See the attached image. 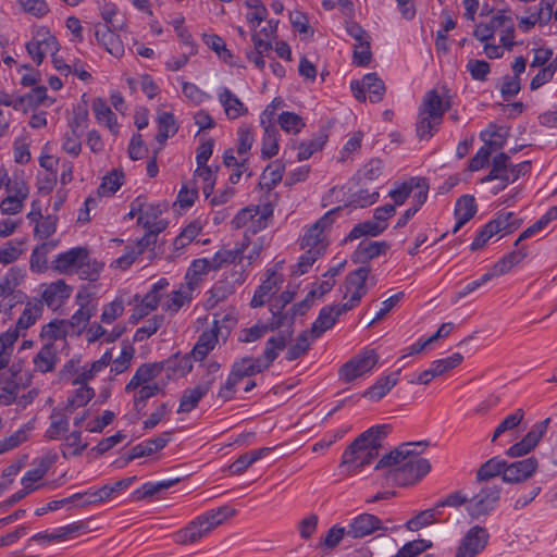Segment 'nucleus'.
<instances>
[{
  "label": "nucleus",
  "instance_id": "14",
  "mask_svg": "<svg viewBox=\"0 0 557 557\" xmlns=\"http://www.w3.org/2000/svg\"><path fill=\"white\" fill-rule=\"evenodd\" d=\"M377 530L386 531L387 528L383 527L382 521L376 516L371 513H361L352 519L348 525L347 536L351 539H361Z\"/></svg>",
  "mask_w": 557,
  "mask_h": 557
},
{
  "label": "nucleus",
  "instance_id": "45",
  "mask_svg": "<svg viewBox=\"0 0 557 557\" xmlns=\"http://www.w3.org/2000/svg\"><path fill=\"white\" fill-rule=\"evenodd\" d=\"M162 392V387L158 384L151 385H143L138 391L134 394V410L137 413H141L148 399L158 395Z\"/></svg>",
  "mask_w": 557,
  "mask_h": 557
},
{
  "label": "nucleus",
  "instance_id": "24",
  "mask_svg": "<svg viewBox=\"0 0 557 557\" xmlns=\"http://www.w3.org/2000/svg\"><path fill=\"white\" fill-rule=\"evenodd\" d=\"M510 165V156L505 152H500L496 154L492 160V170L490 173L482 178V183L492 182L494 180H498L500 182L509 183V168Z\"/></svg>",
  "mask_w": 557,
  "mask_h": 557
},
{
  "label": "nucleus",
  "instance_id": "37",
  "mask_svg": "<svg viewBox=\"0 0 557 557\" xmlns=\"http://www.w3.org/2000/svg\"><path fill=\"white\" fill-rule=\"evenodd\" d=\"M95 396L94 388L81 385L73 395L67 398L65 411L74 412L77 408L86 406Z\"/></svg>",
  "mask_w": 557,
  "mask_h": 557
},
{
  "label": "nucleus",
  "instance_id": "18",
  "mask_svg": "<svg viewBox=\"0 0 557 557\" xmlns=\"http://www.w3.org/2000/svg\"><path fill=\"white\" fill-rule=\"evenodd\" d=\"M389 248L387 242H361L356 250L351 255V261L354 263H360L362 265H369V262L384 255Z\"/></svg>",
  "mask_w": 557,
  "mask_h": 557
},
{
  "label": "nucleus",
  "instance_id": "15",
  "mask_svg": "<svg viewBox=\"0 0 557 557\" xmlns=\"http://www.w3.org/2000/svg\"><path fill=\"white\" fill-rule=\"evenodd\" d=\"M426 442H412V443H405L400 445L399 447L395 448L391 453L384 455L379 462L375 465V470H389L392 468H396L401 465L404 460L409 458L411 455L414 454V450L410 449L411 446L418 447V446H426Z\"/></svg>",
  "mask_w": 557,
  "mask_h": 557
},
{
  "label": "nucleus",
  "instance_id": "46",
  "mask_svg": "<svg viewBox=\"0 0 557 557\" xmlns=\"http://www.w3.org/2000/svg\"><path fill=\"white\" fill-rule=\"evenodd\" d=\"M277 123L283 131L293 134L299 133L306 125L301 116L288 111L278 114Z\"/></svg>",
  "mask_w": 557,
  "mask_h": 557
},
{
  "label": "nucleus",
  "instance_id": "27",
  "mask_svg": "<svg viewBox=\"0 0 557 557\" xmlns=\"http://www.w3.org/2000/svg\"><path fill=\"white\" fill-rule=\"evenodd\" d=\"M231 371L242 381L244 377L261 373L264 366H261V358L245 357L234 362Z\"/></svg>",
  "mask_w": 557,
  "mask_h": 557
},
{
  "label": "nucleus",
  "instance_id": "6",
  "mask_svg": "<svg viewBox=\"0 0 557 557\" xmlns=\"http://www.w3.org/2000/svg\"><path fill=\"white\" fill-rule=\"evenodd\" d=\"M488 531L481 525L471 527L459 542L455 557H475L488 544Z\"/></svg>",
  "mask_w": 557,
  "mask_h": 557
},
{
  "label": "nucleus",
  "instance_id": "47",
  "mask_svg": "<svg viewBox=\"0 0 557 557\" xmlns=\"http://www.w3.org/2000/svg\"><path fill=\"white\" fill-rule=\"evenodd\" d=\"M478 207L475 199L471 195L461 196L455 206V216H460L466 221H470L476 213Z\"/></svg>",
  "mask_w": 557,
  "mask_h": 557
},
{
  "label": "nucleus",
  "instance_id": "42",
  "mask_svg": "<svg viewBox=\"0 0 557 557\" xmlns=\"http://www.w3.org/2000/svg\"><path fill=\"white\" fill-rule=\"evenodd\" d=\"M50 419L51 423L45 436L50 441L58 440L61 434L69 431V419L66 414L61 413L57 408L52 410Z\"/></svg>",
  "mask_w": 557,
  "mask_h": 557
},
{
  "label": "nucleus",
  "instance_id": "9",
  "mask_svg": "<svg viewBox=\"0 0 557 557\" xmlns=\"http://www.w3.org/2000/svg\"><path fill=\"white\" fill-rule=\"evenodd\" d=\"M30 58L38 65L41 64L47 52L55 54L59 51L57 38L49 30H39L33 40L26 44Z\"/></svg>",
  "mask_w": 557,
  "mask_h": 557
},
{
  "label": "nucleus",
  "instance_id": "8",
  "mask_svg": "<svg viewBox=\"0 0 557 557\" xmlns=\"http://www.w3.org/2000/svg\"><path fill=\"white\" fill-rule=\"evenodd\" d=\"M377 361L379 356L374 350H366L342 366L339 377L345 382H351L373 369Z\"/></svg>",
  "mask_w": 557,
  "mask_h": 557
},
{
  "label": "nucleus",
  "instance_id": "35",
  "mask_svg": "<svg viewBox=\"0 0 557 557\" xmlns=\"http://www.w3.org/2000/svg\"><path fill=\"white\" fill-rule=\"evenodd\" d=\"M387 227V224L377 223L375 221H364L358 223L350 231L345 240H355L362 236H377L383 233Z\"/></svg>",
  "mask_w": 557,
  "mask_h": 557
},
{
  "label": "nucleus",
  "instance_id": "54",
  "mask_svg": "<svg viewBox=\"0 0 557 557\" xmlns=\"http://www.w3.org/2000/svg\"><path fill=\"white\" fill-rule=\"evenodd\" d=\"M347 535V529L338 524L333 525L319 542V547L324 549H334Z\"/></svg>",
  "mask_w": 557,
  "mask_h": 557
},
{
  "label": "nucleus",
  "instance_id": "26",
  "mask_svg": "<svg viewBox=\"0 0 557 557\" xmlns=\"http://www.w3.org/2000/svg\"><path fill=\"white\" fill-rule=\"evenodd\" d=\"M212 269L210 260L197 259L194 260L185 274L186 285L189 290H194L206 275Z\"/></svg>",
  "mask_w": 557,
  "mask_h": 557
},
{
  "label": "nucleus",
  "instance_id": "12",
  "mask_svg": "<svg viewBox=\"0 0 557 557\" xmlns=\"http://www.w3.org/2000/svg\"><path fill=\"white\" fill-rule=\"evenodd\" d=\"M341 210L342 207L334 208L326 212L314 224H312L301 239V248L325 247V245L322 243V233L327 226L332 225L335 220L334 215Z\"/></svg>",
  "mask_w": 557,
  "mask_h": 557
},
{
  "label": "nucleus",
  "instance_id": "64",
  "mask_svg": "<svg viewBox=\"0 0 557 557\" xmlns=\"http://www.w3.org/2000/svg\"><path fill=\"white\" fill-rule=\"evenodd\" d=\"M550 423V418H546L541 422L535 423L532 429L524 435L523 440L528 444L531 449H533L543 435L546 433L548 425Z\"/></svg>",
  "mask_w": 557,
  "mask_h": 557
},
{
  "label": "nucleus",
  "instance_id": "28",
  "mask_svg": "<svg viewBox=\"0 0 557 557\" xmlns=\"http://www.w3.org/2000/svg\"><path fill=\"white\" fill-rule=\"evenodd\" d=\"M398 373L399 371L380 377L370 388L364 392L363 396L371 400H380L396 385L398 381Z\"/></svg>",
  "mask_w": 557,
  "mask_h": 557
},
{
  "label": "nucleus",
  "instance_id": "2",
  "mask_svg": "<svg viewBox=\"0 0 557 557\" xmlns=\"http://www.w3.org/2000/svg\"><path fill=\"white\" fill-rule=\"evenodd\" d=\"M419 453L411 455L400 466L384 472V479L388 485L406 486L419 481L431 470L430 461L418 457Z\"/></svg>",
  "mask_w": 557,
  "mask_h": 557
},
{
  "label": "nucleus",
  "instance_id": "20",
  "mask_svg": "<svg viewBox=\"0 0 557 557\" xmlns=\"http://www.w3.org/2000/svg\"><path fill=\"white\" fill-rule=\"evenodd\" d=\"M96 39L110 54L120 58L124 54V45L120 37L114 34L107 25L96 27Z\"/></svg>",
  "mask_w": 557,
  "mask_h": 557
},
{
  "label": "nucleus",
  "instance_id": "39",
  "mask_svg": "<svg viewBox=\"0 0 557 557\" xmlns=\"http://www.w3.org/2000/svg\"><path fill=\"white\" fill-rule=\"evenodd\" d=\"M442 122H435V119L430 114L419 110L418 120L416 124V133L419 139L428 140L437 131Z\"/></svg>",
  "mask_w": 557,
  "mask_h": 557
},
{
  "label": "nucleus",
  "instance_id": "13",
  "mask_svg": "<svg viewBox=\"0 0 557 557\" xmlns=\"http://www.w3.org/2000/svg\"><path fill=\"white\" fill-rule=\"evenodd\" d=\"M86 258L85 247H74L70 250L59 253L52 261L51 268L60 274H76L79 263Z\"/></svg>",
  "mask_w": 557,
  "mask_h": 557
},
{
  "label": "nucleus",
  "instance_id": "43",
  "mask_svg": "<svg viewBox=\"0 0 557 557\" xmlns=\"http://www.w3.org/2000/svg\"><path fill=\"white\" fill-rule=\"evenodd\" d=\"M300 256L295 269L292 271L294 275H302L308 272L309 268L324 255L325 247L310 248Z\"/></svg>",
  "mask_w": 557,
  "mask_h": 557
},
{
  "label": "nucleus",
  "instance_id": "33",
  "mask_svg": "<svg viewBox=\"0 0 557 557\" xmlns=\"http://www.w3.org/2000/svg\"><path fill=\"white\" fill-rule=\"evenodd\" d=\"M180 480L178 479H171V480H163L159 482H147L141 485L140 488L136 490L133 493V498L135 500H141L144 498L152 497L172 486H174Z\"/></svg>",
  "mask_w": 557,
  "mask_h": 557
},
{
  "label": "nucleus",
  "instance_id": "59",
  "mask_svg": "<svg viewBox=\"0 0 557 557\" xmlns=\"http://www.w3.org/2000/svg\"><path fill=\"white\" fill-rule=\"evenodd\" d=\"M114 493L112 484H106L95 492H85V497L81 499L77 507H86L96 503L103 502Z\"/></svg>",
  "mask_w": 557,
  "mask_h": 557
},
{
  "label": "nucleus",
  "instance_id": "61",
  "mask_svg": "<svg viewBox=\"0 0 557 557\" xmlns=\"http://www.w3.org/2000/svg\"><path fill=\"white\" fill-rule=\"evenodd\" d=\"M309 334V331L301 332L297 337L296 344L287 349L286 359L288 361H294L308 351L310 346L308 339Z\"/></svg>",
  "mask_w": 557,
  "mask_h": 557
},
{
  "label": "nucleus",
  "instance_id": "5",
  "mask_svg": "<svg viewBox=\"0 0 557 557\" xmlns=\"http://www.w3.org/2000/svg\"><path fill=\"white\" fill-rule=\"evenodd\" d=\"M502 487L497 485L485 486L479 493L469 498L466 506L468 515L473 519L488 515L497 506L500 499Z\"/></svg>",
  "mask_w": 557,
  "mask_h": 557
},
{
  "label": "nucleus",
  "instance_id": "62",
  "mask_svg": "<svg viewBox=\"0 0 557 557\" xmlns=\"http://www.w3.org/2000/svg\"><path fill=\"white\" fill-rule=\"evenodd\" d=\"M134 352L135 349L132 345H123L120 357L112 361L111 371L115 372L116 374H121L126 371L131 364Z\"/></svg>",
  "mask_w": 557,
  "mask_h": 557
},
{
  "label": "nucleus",
  "instance_id": "48",
  "mask_svg": "<svg viewBox=\"0 0 557 557\" xmlns=\"http://www.w3.org/2000/svg\"><path fill=\"white\" fill-rule=\"evenodd\" d=\"M122 178V172H117L115 170L112 171L102 178V182L98 187V194L100 196H110L115 194L123 185Z\"/></svg>",
  "mask_w": 557,
  "mask_h": 557
},
{
  "label": "nucleus",
  "instance_id": "58",
  "mask_svg": "<svg viewBox=\"0 0 557 557\" xmlns=\"http://www.w3.org/2000/svg\"><path fill=\"white\" fill-rule=\"evenodd\" d=\"M236 515V510L231 506H221L216 509L209 510L203 513V517L208 519V522L213 529L221 525L225 520Z\"/></svg>",
  "mask_w": 557,
  "mask_h": 557
},
{
  "label": "nucleus",
  "instance_id": "40",
  "mask_svg": "<svg viewBox=\"0 0 557 557\" xmlns=\"http://www.w3.org/2000/svg\"><path fill=\"white\" fill-rule=\"evenodd\" d=\"M79 263L76 274L82 280L96 281L103 269V263L91 258L88 249L86 248V258Z\"/></svg>",
  "mask_w": 557,
  "mask_h": 557
},
{
  "label": "nucleus",
  "instance_id": "16",
  "mask_svg": "<svg viewBox=\"0 0 557 557\" xmlns=\"http://www.w3.org/2000/svg\"><path fill=\"white\" fill-rule=\"evenodd\" d=\"M347 311L341 310V305L323 307L317 320L312 323L309 330L312 338H319L324 332L330 330L337 321L338 317Z\"/></svg>",
  "mask_w": 557,
  "mask_h": 557
},
{
  "label": "nucleus",
  "instance_id": "21",
  "mask_svg": "<svg viewBox=\"0 0 557 557\" xmlns=\"http://www.w3.org/2000/svg\"><path fill=\"white\" fill-rule=\"evenodd\" d=\"M449 107V102L444 101L437 91L432 89L425 94L419 110L430 114L435 119V122H442Z\"/></svg>",
  "mask_w": 557,
  "mask_h": 557
},
{
  "label": "nucleus",
  "instance_id": "1",
  "mask_svg": "<svg viewBox=\"0 0 557 557\" xmlns=\"http://www.w3.org/2000/svg\"><path fill=\"white\" fill-rule=\"evenodd\" d=\"M388 425H376L361 433L346 448L342 457V466H346L349 471L362 468L371 463L377 456L381 448V440L386 435Z\"/></svg>",
  "mask_w": 557,
  "mask_h": 557
},
{
  "label": "nucleus",
  "instance_id": "55",
  "mask_svg": "<svg viewBox=\"0 0 557 557\" xmlns=\"http://www.w3.org/2000/svg\"><path fill=\"white\" fill-rule=\"evenodd\" d=\"M243 251V248L222 249L216 251L212 260L210 261L212 264V269L218 270L226 263L236 262V260L240 258Z\"/></svg>",
  "mask_w": 557,
  "mask_h": 557
},
{
  "label": "nucleus",
  "instance_id": "56",
  "mask_svg": "<svg viewBox=\"0 0 557 557\" xmlns=\"http://www.w3.org/2000/svg\"><path fill=\"white\" fill-rule=\"evenodd\" d=\"M326 141L325 135H320L317 138H313L308 141H302L298 147V161H304L309 159L315 151H319L323 148Z\"/></svg>",
  "mask_w": 557,
  "mask_h": 557
},
{
  "label": "nucleus",
  "instance_id": "36",
  "mask_svg": "<svg viewBox=\"0 0 557 557\" xmlns=\"http://www.w3.org/2000/svg\"><path fill=\"white\" fill-rule=\"evenodd\" d=\"M44 310V305L40 300L35 302H27L24 311L20 315L16 322V330H27L32 325L35 324L37 319L41 317Z\"/></svg>",
  "mask_w": 557,
  "mask_h": 557
},
{
  "label": "nucleus",
  "instance_id": "41",
  "mask_svg": "<svg viewBox=\"0 0 557 557\" xmlns=\"http://www.w3.org/2000/svg\"><path fill=\"white\" fill-rule=\"evenodd\" d=\"M170 432H164L154 438H150L137 444L134 446V448L137 449V454H139L140 458L150 456L166 446V444L170 442Z\"/></svg>",
  "mask_w": 557,
  "mask_h": 557
},
{
  "label": "nucleus",
  "instance_id": "52",
  "mask_svg": "<svg viewBox=\"0 0 557 557\" xmlns=\"http://www.w3.org/2000/svg\"><path fill=\"white\" fill-rule=\"evenodd\" d=\"M432 542L424 539L406 543L394 557H417L432 547Z\"/></svg>",
  "mask_w": 557,
  "mask_h": 557
},
{
  "label": "nucleus",
  "instance_id": "31",
  "mask_svg": "<svg viewBox=\"0 0 557 557\" xmlns=\"http://www.w3.org/2000/svg\"><path fill=\"white\" fill-rule=\"evenodd\" d=\"M53 461L54 460L49 457H44L39 460V463L36 468L28 470L22 478L24 490L30 493L38 488V486H33V484L45 476Z\"/></svg>",
  "mask_w": 557,
  "mask_h": 557
},
{
  "label": "nucleus",
  "instance_id": "22",
  "mask_svg": "<svg viewBox=\"0 0 557 557\" xmlns=\"http://www.w3.org/2000/svg\"><path fill=\"white\" fill-rule=\"evenodd\" d=\"M72 287L66 285L63 280L51 283L42 293V299L50 308H59L67 298H70Z\"/></svg>",
  "mask_w": 557,
  "mask_h": 557
},
{
  "label": "nucleus",
  "instance_id": "29",
  "mask_svg": "<svg viewBox=\"0 0 557 557\" xmlns=\"http://www.w3.org/2000/svg\"><path fill=\"white\" fill-rule=\"evenodd\" d=\"M157 122L158 133L156 135V140L162 146L169 137L174 136L177 133L178 126L173 113L171 112L159 113Z\"/></svg>",
  "mask_w": 557,
  "mask_h": 557
},
{
  "label": "nucleus",
  "instance_id": "44",
  "mask_svg": "<svg viewBox=\"0 0 557 557\" xmlns=\"http://www.w3.org/2000/svg\"><path fill=\"white\" fill-rule=\"evenodd\" d=\"M438 509L440 508H436L435 506L434 508L419 512L417 516L407 521L406 528L409 531H418L433 522H436L437 515L441 513Z\"/></svg>",
  "mask_w": 557,
  "mask_h": 557
},
{
  "label": "nucleus",
  "instance_id": "25",
  "mask_svg": "<svg viewBox=\"0 0 557 557\" xmlns=\"http://www.w3.org/2000/svg\"><path fill=\"white\" fill-rule=\"evenodd\" d=\"M219 100L224 108L226 115L235 120L248 112V109L228 88H223L219 94Z\"/></svg>",
  "mask_w": 557,
  "mask_h": 557
},
{
  "label": "nucleus",
  "instance_id": "50",
  "mask_svg": "<svg viewBox=\"0 0 557 557\" xmlns=\"http://www.w3.org/2000/svg\"><path fill=\"white\" fill-rule=\"evenodd\" d=\"M25 244V240H9L0 248V263L9 264L18 259V257L23 252L22 246Z\"/></svg>",
  "mask_w": 557,
  "mask_h": 557
},
{
  "label": "nucleus",
  "instance_id": "19",
  "mask_svg": "<svg viewBox=\"0 0 557 557\" xmlns=\"http://www.w3.org/2000/svg\"><path fill=\"white\" fill-rule=\"evenodd\" d=\"M76 299L79 305V309L71 317L69 321H65V323L73 333H81L82 330L86 327L90 318L95 314L96 307L89 306L88 296L83 295L82 293L77 294Z\"/></svg>",
  "mask_w": 557,
  "mask_h": 557
},
{
  "label": "nucleus",
  "instance_id": "17",
  "mask_svg": "<svg viewBox=\"0 0 557 557\" xmlns=\"http://www.w3.org/2000/svg\"><path fill=\"white\" fill-rule=\"evenodd\" d=\"M283 283L282 275L276 274L275 271H268V277L256 289L253 297L250 301L252 308L262 307L270 298L277 292L280 285Z\"/></svg>",
  "mask_w": 557,
  "mask_h": 557
},
{
  "label": "nucleus",
  "instance_id": "49",
  "mask_svg": "<svg viewBox=\"0 0 557 557\" xmlns=\"http://www.w3.org/2000/svg\"><path fill=\"white\" fill-rule=\"evenodd\" d=\"M191 292L193 290H189L187 285L172 292L164 309L173 313L177 312L185 304L191 300Z\"/></svg>",
  "mask_w": 557,
  "mask_h": 557
},
{
  "label": "nucleus",
  "instance_id": "60",
  "mask_svg": "<svg viewBox=\"0 0 557 557\" xmlns=\"http://www.w3.org/2000/svg\"><path fill=\"white\" fill-rule=\"evenodd\" d=\"M58 216L49 214L36 223L34 235L39 239L51 236L57 230Z\"/></svg>",
  "mask_w": 557,
  "mask_h": 557
},
{
  "label": "nucleus",
  "instance_id": "32",
  "mask_svg": "<svg viewBox=\"0 0 557 557\" xmlns=\"http://www.w3.org/2000/svg\"><path fill=\"white\" fill-rule=\"evenodd\" d=\"M264 135L262 138L261 154L262 158L270 159L278 152V129L274 123L263 126Z\"/></svg>",
  "mask_w": 557,
  "mask_h": 557
},
{
  "label": "nucleus",
  "instance_id": "7",
  "mask_svg": "<svg viewBox=\"0 0 557 557\" xmlns=\"http://www.w3.org/2000/svg\"><path fill=\"white\" fill-rule=\"evenodd\" d=\"M350 88L354 97L360 102L367 100L366 92H368L370 101L377 103L383 99L385 92V85L376 73H368L361 81H352Z\"/></svg>",
  "mask_w": 557,
  "mask_h": 557
},
{
  "label": "nucleus",
  "instance_id": "11",
  "mask_svg": "<svg viewBox=\"0 0 557 557\" xmlns=\"http://www.w3.org/2000/svg\"><path fill=\"white\" fill-rule=\"evenodd\" d=\"M212 530L214 529L208 519L201 515L189 522L187 527L177 531L174 534V541L180 545L191 544L207 536Z\"/></svg>",
  "mask_w": 557,
  "mask_h": 557
},
{
  "label": "nucleus",
  "instance_id": "23",
  "mask_svg": "<svg viewBox=\"0 0 557 557\" xmlns=\"http://www.w3.org/2000/svg\"><path fill=\"white\" fill-rule=\"evenodd\" d=\"M292 336V332H288L287 335L284 333H280L276 336L270 337L263 350V355L261 358V366H264V370L268 369L273 361L277 358L280 352L286 347L288 339Z\"/></svg>",
  "mask_w": 557,
  "mask_h": 557
},
{
  "label": "nucleus",
  "instance_id": "63",
  "mask_svg": "<svg viewBox=\"0 0 557 557\" xmlns=\"http://www.w3.org/2000/svg\"><path fill=\"white\" fill-rule=\"evenodd\" d=\"M163 315H154L149 319L144 326L138 327L135 332L134 342H143L144 339L150 337L159 330L163 323Z\"/></svg>",
  "mask_w": 557,
  "mask_h": 557
},
{
  "label": "nucleus",
  "instance_id": "38",
  "mask_svg": "<svg viewBox=\"0 0 557 557\" xmlns=\"http://www.w3.org/2000/svg\"><path fill=\"white\" fill-rule=\"evenodd\" d=\"M505 466L506 460L499 459L498 457L488 459L479 468L476 472V481L485 482L499 474L503 475Z\"/></svg>",
  "mask_w": 557,
  "mask_h": 557
},
{
  "label": "nucleus",
  "instance_id": "53",
  "mask_svg": "<svg viewBox=\"0 0 557 557\" xmlns=\"http://www.w3.org/2000/svg\"><path fill=\"white\" fill-rule=\"evenodd\" d=\"M276 306H271L270 311L273 315V319L270 322L271 332L276 331L283 326H292L294 324L295 318L297 314L295 311H292V308L283 312V310L275 309Z\"/></svg>",
  "mask_w": 557,
  "mask_h": 557
},
{
  "label": "nucleus",
  "instance_id": "51",
  "mask_svg": "<svg viewBox=\"0 0 557 557\" xmlns=\"http://www.w3.org/2000/svg\"><path fill=\"white\" fill-rule=\"evenodd\" d=\"M462 360L463 356L460 352H454L447 358L433 361L431 363V369L434 372L435 377H437L458 367Z\"/></svg>",
  "mask_w": 557,
  "mask_h": 557
},
{
  "label": "nucleus",
  "instance_id": "57",
  "mask_svg": "<svg viewBox=\"0 0 557 557\" xmlns=\"http://www.w3.org/2000/svg\"><path fill=\"white\" fill-rule=\"evenodd\" d=\"M153 212L149 214H143L138 218L137 223L143 225L147 232L153 234V237L157 239L159 233H161L166 227V222L163 221H154L158 218L159 211L152 209Z\"/></svg>",
  "mask_w": 557,
  "mask_h": 557
},
{
  "label": "nucleus",
  "instance_id": "4",
  "mask_svg": "<svg viewBox=\"0 0 557 557\" xmlns=\"http://www.w3.org/2000/svg\"><path fill=\"white\" fill-rule=\"evenodd\" d=\"M370 272V265H361L346 275L344 283L346 292L344 297H346L348 293H351V295L347 302L341 305L342 311H349L354 309L358 306L362 297L367 295V280Z\"/></svg>",
  "mask_w": 557,
  "mask_h": 557
},
{
  "label": "nucleus",
  "instance_id": "30",
  "mask_svg": "<svg viewBox=\"0 0 557 557\" xmlns=\"http://www.w3.org/2000/svg\"><path fill=\"white\" fill-rule=\"evenodd\" d=\"M92 110L99 123H104L112 134L117 133L116 116L103 99L96 98L92 102Z\"/></svg>",
  "mask_w": 557,
  "mask_h": 557
},
{
  "label": "nucleus",
  "instance_id": "3",
  "mask_svg": "<svg viewBox=\"0 0 557 557\" xmlns=\"http://www.w3.org/2000/svg\"><path fill=\"white\" fill-rule=\"evenodd\" d=\"M220 364L215 361L207 366L206 374L201 377L200 382L193 388L184 391L177 412H190L194 410L200 399L211 389L216 381Z\"/></svg>",
  "mask_w": 557,
  "mask_h": 557
},
{
  "label": "nucleus",
  "instance_id": "10",
  "mask_svg": "<svg viewBox=\"0 0 557 557\" xmlns=\"http://www.w3.org/2000/svg\"><path fill=\"white\" fill-rule=\"evenodd\" d=\"M539 461L535 457L508 463L504 467L503 481L506 483H520L530 479L536 471Z\"/></svg>",
  "mask_w": 557,
  "mask_h": 557
},
{
  "label": "nucleus",
  "instance_id": "34",
  "mask_svg": "<svg viewBox=\"0 0 557 557\" xmlns=\"http://www.w3.org/2000/svg\"><path fill=\"white\" fill-rule=\"evenodd\" d=\"M57 361V349L52 343L46 344L34 358L36 368L44 373L52 371Z\"/></svg>",
  "mask_w": 557,
  "mask_h": 557
}]
</instances>
